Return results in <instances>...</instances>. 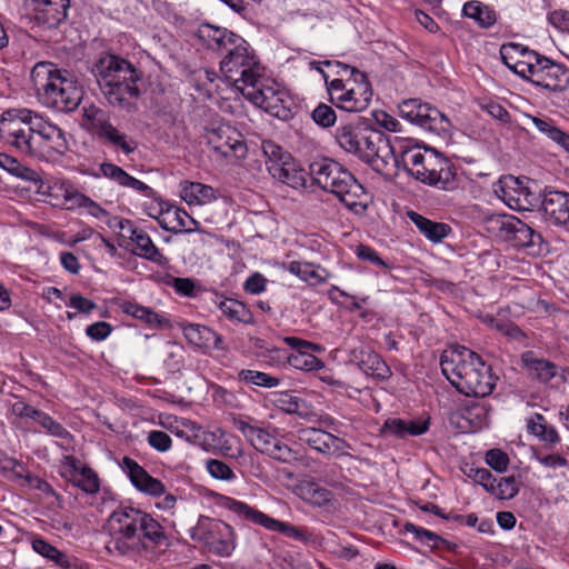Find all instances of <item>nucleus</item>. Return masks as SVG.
Wrapping results in <instances>:
<instances>
[{"mask_svg":"<svg viewBox=\"0 0 569 569\" xmlns=\"http://www.w3.org/2000/svg\"><path fill=\"white\" fill-rule=\"evenodd\" d=\"M154 218L163 230L173 233L202 231L200 223L189 216L184 209L169 203H160L159 214Z\"/></svg>","mask_w":569,"mask_h":569,"instance_id":"20","label":"nucleus"},{"mask_svg":"<svg viewBox=\"0 0 569 569\" xmlns=\"http://www.w3.org/2000/svg\"><path fill=\"white\" fill-rule=\"evenodd\" d=\"M532 83L550 91H563L569 84V70L541 56Z\"/></svg>","mask_w":569,"mask_h":569,"instance_id":"18","label":"nucleus"},{"mask_svg":"<svg viewBox=\"0 0 569 569\" xmlns=\"http://www.w3.org/2000/svg\"><path fill=\"white\" fill-rule=\"evenodd\" d=\"M408 217L418 230L430 241H442L451 232V227L445 222L432 221L418 212L409 211Z\"/></svg>","mask_w":569,"mask_h":569,"instance_id":"32","label":"nucleus"},{"mask_svg":"<svg viewBox=\"0 0 569 569\" xmlns=\"http://www.w3.org/2000/svg\"><path fill=\"white\" fill-rule=\"evenodd\" d=\"M270 458L282 463H292L298 459V452L292 450L287 443L278 437L266 452Z\"/></svg>","mask_w":569,"mask_h":569,"instance_id":"51","label":"nucleus"},{"mask_svg":"<svg viewBox=\"0 0 569 569\" xmlns=\"http://www.w3.org/2000/svg\"><path fill=\"white\" fill-rule=\"evenodd\" d=\"M365 129L355 124L341 126L336 130V141L346 152L353 154L355 151H359V141L365 139Z\"/></svg>","mask_w":569,"mask_h":569,"instance_id":"41","label":"nucleus"},{"mask_svg":"<svg viewBox=\"0 0 569 569\" xmlns=\"http://www.w3.org/2000/svg\"><path fill=\"white\" fill-rule=\"evenodd\" d=\"M87 466L82 465L79 459H77L73 456H66L62 461V467L60 475L67 479L68 481L74 479L76 476H78L82 469H84Z\"/></svg>","mask_w":569,"mask_h":569,"instance_id":"64","label":"nucleus"},{"mask_svg":"<svg viewBox=\"0 0 569 569\" xmlns=\"http://www.w3.org/2000/svg\"><path fill=\"white\" fill-rule=\"evenodd\" d=\"M530 120L532 121V123L540 133L548 137L550 140L556 142L561 148L569 138V133L562 131L560 128L555 126L551 119L530 117Z\"/></svg>","mask_w":569,"mask_h":569,"instance_id":"45","label":"nucleus"},{"mask_svg":"<svg viewBox=\"0 0 569 569\" xmlns=\"http://www.w3.org/2000/svg\"><path fill=\"white\" fill-rule=\"evenodd\" d=\"M297 433L298 439L301 442L308 445L311 449L319 453L327 455L331 432L320 428L308 427L299 429Z\"/></svg>","mask_w":569,"mask_h":569,"instance_id":"42","label":"nucleus"},{"mask_svg":"<svg viewBox=\"0 0 569 569\" xmlns=\"http://www.w3.org/2000/svg\"><path fill=\"white\" fill-rule=\"evenodd\" d=\"M468 477L472 478V480L482 486L486 491L495 492V483L497 479L491 475V472L486 468H470L468 472Z\"/></svg>","mask_w":569,"mask_h":569,"instance_id":"59","label":"nucleus"},{"mask_svg":"<svg viewBox=\"0 0 569 569\" xmlns=\"http://www.w3.org/2000/svg\"><path fill=\"white\" fill-rule=\"evenodd\" d=\"M312 182L323 191L335 194L349 210L362 214L368 208L363 186L339 162L322 158L309 166Z\"/></svg>","mask_w":569,"mask_h":569,"instance_id":"4","label":"nucleus"},{"mask_svg":"<svg viewBox=\"0 0 569 569\" xmlns=\"http://www.w3.org/2000/svg\"><path fill=\"white\" fill-rule=\"evenodd\" d=\"M30 79L38 100L59 112L76 110L83 97L82 87L68 70L54 63L40 61L31 70Z\"/></svg>","mask_w":569,"mask_h":569,"instance_id":"3","label":"nucleus"},{"mask_svg":"<svg viewBox=\"0 0 569 569\" xmlns=\"http://www.w3.org/2000/svg\"><path fill=\"white\" fill-rule=\"evenodd\" d=\"M110 538L106 550L111 556L132 557L147 548L146 540L162 546L167 536L162 526L150 515L133 507H120L109 517Z\"/></svg>","mask_w":569,"mask_h":569,"instance_id":"1","label":"nucleus"},{"mask_svg":"<svg viewBox=\"0 0 569 569\" xmlns=\"http://www.w3.org/2000/svg\"><path fill=\"white\" fill-rule=\"evenodd\" d=\"M399 113L403 119L430 131H445L449 126V120L442 112L419 99L403 100L399 104Z\"/></svg>","mask_w":569,"mask_h":569,"instance_id":"14","label":"nucleus"},{"mask_svg":"<svg viewBox=\"0 0 569 569\" xmlns=\"http://www.w3.org/2000/svg\"><path fill=\"white\" fill-rule=\"evenodd\" d=\"M290 363L298 369L312 371L323 368V362L316 356L300 351L299 355L290 358Z\"/></svg>","mask_w":569,"mask_h":569,"instance_id":"56","label":"nucleus"},{"mask_svg":"<svg viewBox=\"0 0 569 569\" xmlns=\"http://www.w3.org/2000/svg\"><path fill=\"white\" fill-rule=\"evenodd\" d=\"M37 116L28 109H9L0 116V140L10 138L11 134L26 128L36 121Z\"/></svg>","mask_w":569,"mask_h":569,"instance_id":"30","label":"nucleus"},{"mask_svg":"<svg viewBox=\"0 0 569 569\" xmlns=\"http://www.w3.org/2000/svg\"><path fill=\"white\" fill-rule=\"evenodd\" d=\"M182 332L187 341L199 348H207L214 337V331L210 328L196 323H188L183 326Z\"/></svg>","mask_w":569,"mask_h":569,"instance_id":"44","label":"nucleus"},{"mask_svg":"<svg viewBox=\"0 0 569 569\" xmlns=\"http://www.w3.org/2000/svg\"><path fill=\"white\" fill-rule=\"evenodd\" d=\"M220 70L224 78L231 82L241 94L247 88L260 81L263 74V68L250 48L249 43L242 38L241 43H236L229 49L227 54L220 61Z\"/></svg>","mask_w":569,"mask_h":569,"instance_id":"7","label":"nucleus"},{"mask_svg":"<svg viewBox=\"0 0 569 569\" xmlns=\"http://www.w3.org/2000/svg\"><path fill=\"white\" fill-rule=\"evenodd\" d=\"M521 361L529 376L541 383H548L558 376L559 368L553 362L535 357L532 351L525 352Z\"/></svg>","mask_w":569,"mask_h":569,"instance_id":"31","label":"nucleus"},{"mask_svg":"<svg viewBox=\"0 0 569 569\" xmlns=\"http://www.w3.org/2000/svg\"><path fill=\"white\" fill-rule=\"evenodd\" d=\"M541 207L549 222L562 227L569 218V192L550 187L545 188Z\"/></svg>","mask_w":569,"mask_h":569,"instance_id":"23","label":"nucleus"},{"mask_svg":"<svg viewBox=\"0 0 569 569\" xmlns=\"http://www.w3.org/2000/svg\"><path fill=\"white\" fill-rule=\"evenodd\" d=\"M224 506L239 518L259 525L267 530L280 532L287 537L303 542L309 541L311 538V535L305 528L295 527L289 522L277 520L246 502L227 498Z\"/></svg>","mask_w":569,"mask_h":569,"instance_id":"11","label":"nucleus"},{"mask_svg":"<svg viewBox=\"0 0 569 569\" xmlns=\"http://www.w3.org/2000/svg\"><path fill=\"white\" fill-rule=\"evenodd\" d=\"M365 132V139L359 141V151H355L353 156L368 163L375 171L385 173L390 163H398L395 147L389 137L380 130L366 128Z\"/></svg>","mask_w":569,"mask_h":569,"instance_id":"10","label":"nucleus"},{"mask_svg":"<svg viewBox=\"0 0 569 569\" xmlns=\"http://www.w3.org/2000/svg\"><path fill=\"white\" fill-rule=\"evenodd\" d=\"M499 229L518 247H535L542 241L541 234L515 216H503L498 220Z\"/></svg>","mask_w":569,"mask_h":569,"instance_id":"22","label":"nucleus"},{"mask_svg":"<svg viewBox=\"0 0 569 569\" xmlns=\"http://www.w3.org/2000/svg\"><path fill=\"white\" fill-rule=\"evenodd\" d=\"M0 168L17 178L34 183L38 191L42 188V178L36 170L22 164L18 159L7 153L0 152Z\"/></svg>","mask_w":569,"mask_h":569,"instance_id":"35","label":"nucleus"},{"mask_svg":"<svg viewBox=\"0 0 569 569\" xmlns=\"http://www.w3.org/2000/svg\"><path fill=\"white\" fill-rule=\"evenodd\" d=\"M298 489L300 498L310 505L327 507L333 501V493L317 482L303 481Z\"/></svg>","mask_w":569,"mask_h":569,"instance_id":"40","label":"nucleus"},{"mask_svg":"<svg viewBox=\"0 0 569 569\" xmlns=\"http://www.w3.org/2000/svg\"><path fill=\"white\" fill-rule=\"evenodd\" d=\"M356 254L359 259L368 261L375 266L381 267L385 270L390 269V263L380 258L378 252L368 246L359 244L356 249Z\"/></svg>","mask_w":569,"mask_h":569,"instance_id":"60","label":"nucleus"},{"mask_svg":"<svg viewBox=\"0 0 569 569\" xmlns=\"http://www.w3.org/2000/svg\"><path fill=\"white\" fill-rule=\"evenodd\" d=\"M190 537L207 549L208 552L228 558L237 548L234 529L220 519L200 516L196 526L190 528Z\"/></svg>","mask_w":569,"mask_h":569,"instance_id":"8","label":"nucleus"},{"mask_svg":"<svg viewBox=\"0 0 569 569\" xmlns=\"http://www.w3.org/2000/svg\"><path fill=\"white\" fill-rule=\"evenodd\" d=\"M34 421L40 425L47 433L53 437L61 439L70 437V432L60 422L56 421L52 417L41 410Z\"/></svg>","mask_w":569,"mask_h":569,"instance_id":"52","label":"nucleus"},{"mask_svg":"<svg viewBox=\"0 0 569 569\" xmlns=\"http://www.w3.org/2000/svg\"><path fill=\"white\" fill-rule=\"evenodd\" d=\"M429 429L427 420H405L400 418L388 419L382 426V433L397 438L417 437L426 433Z\"/></svg>","mask_w":569,"mask_h":569,"instance_id":"29","label":"nucleus"},{"mask_svg":"<svg viewBox=\"0 0 569 569\" xmlns=\"http://www.w3.org/2000/svg\"><path fill=\"white\" fill-rule=\"evenodd\" d=\"M239 379L241 381H244L247 383H251L258 387L263 388H274L279 386L280 379L276 376H271L269 373L258 371V370H250V369H243L239 372Z\"/></svg>","mask_w":569,"mask_h":569,"instance_id":"47","label":"nucleus"},{"mask_svg":"<svg viewBox=\"0 0 569 569\" xmlns=\"http://www.w3.org/2000/svg\"><path fill=\"white\" fill-rule=\"evenodd\" d=\"M197 37L202 44L212 51L228 52L237 42L241 43L242 37L222 27L210 23H201L197 30Z\"/></svg>","mask_w":569,"mask_h":569,"instance_id":"21","label":"nucleus"},{"mask_svg":"<svg viewBox=\"0 0 569 569\" xmlns=\"http://www.w3.org/2000/svg\"><path fill=\"white\" fill-rule=\"evenodd\" d=\"M222 315L232 322L252 325L254 317L251 310L241 301L232 298H221L217 302Z\"/></svg>","mask_w":569,"mask_h":569,"instance_id":"36","label":"nucleus"},{"mask_svg":"<svg viewBox=\"0 0 569 569\" xmlns=\"http://www.w3.org/2000/svg\"><path fill=\"white\" fill-rule=\"evenodd\" d=\"M351 360L357 363L363 373L372 378L387 380L392 375L391 369L385 360L370 348L361 347L353 349Z\"/></svg>","mask_w":569,"mask_h":569,"instance_id":"26","label":"nucleus"},{"mask_svg":"<svg viewBox=\"0 0 569 569\" xmlns=\"http://www.w3.org/2000/svg\"><path fill=\"white\" fill-rule=\"evenodd\" d=\"M70 482L89 495L97 493L100 489L99 477L90 467L82 469V471L76 476L74 479L70 480Z\"/></svg>","mask_w":569,"mask_h":569,"instance_id":"49","label":"nucleus"},{"mask_svg":"<svg viewBox=\"0 0 569 569\" xmlns=\"http://www.w3.org/2000/svg\"><path fill=\"white\" fill-rule=\"evenodd\" d=\"M311 117L313 121L322 128L332 127L337 120L335 110L326 103H320L318 107H316L311 113Z\"/></svg>","mask_w":569,"mask_h":569,"instance_id":"57","label":"nucleus"},{"mask_svg":"<svg viewBox=\"0 0 569 569\" xmlns=\"http://www.w3.org/2000/svg\"><path fill=\"white\" fill-rule=\"evenodd\" d=\"M206 468L209 475L218 480L232 481L236 479V475L228 463L218 459H208Z\"/></svg>","mask_w":569,"mask_h":569,"instance_id":"53","label":"nucleus"},{"mask_svg":"<svg viewBox=\"0 0 569 569\" xmlns=\"http://www.w3.org/2000/svg\"><path fill=\"white\" fill-rule=\"evenodd\" d=\"M68 151L69 142L64 130L39 118L33 158L54 163L59 162Z\"/></svg>","mask_w":569,"mask_h":569,"instance_id":"13","label":"nucleus"},{"mask_svg":"<svg viewBox=\"0 0 569 569\" xmlns=\"http://www.w3.org/2000/svg\"><path fill=\"white\" fill-rule=\"evenodd\" d=\"M207 139L213 151L226 158L243 159L247 154V146L241 133L230 124H220L212 129Z\"/></svg>","mask_w":569,"mask_h":569,"instance_id":"16","label":"nucleus"},{"mask_svg":"<svg viewBox=\"0 0 569 569\" xmlns=\"http://www.w3.org/2000/svg\"><path fill=\"white\" fill-rule=\"evenodd\" d=\"M31 3L39 24L56 28L67 20L70 0H31Z\"/></svg>","mask_w":569,"mask_h":569,"instance_id":"24","label":"nucleus"},{"mask_svg":"<svg viewBox=\"0 0 569 569\" xmlns=\"http://www.w3.org/2000/svg\"><path fill=\"white\" fill-rule=\"evenodd\" d=\"M120 467L139 491L154 498L163 496L161 500L156 502L158 509L172 510L176 507L177 497L168 493L164 485L159 479L151 477L136 460L123 457Z\"/></svg>","mask_w":569,"mask_h":569,"instance_id":"12","label":"nucleus"},{"mask_svg":"<svg viewBox=\"0 0 569 569\" xmlns=\"http://www.w3.org/2000/svg\"><path fill=\"white\" fill-rule=\"evenodd\" d=\"M128 251L159 266L168 263V259L160 252L149 234L142 229L130 232Z\"/></svg>","mask_w":569,"mask_h":569,"instance_id":"28","label":"nucleus"},{"mask_svg":"<svg viewBox=\"0 0 569 569\" xmlns=\"http://www.w3.org/2000/svg\"><path fill=\"white\" fill-rule=\"evenodd\" d=\"M39 118H36V121L26 126L21 130L11 134L10 138H6L2 140L6 144L11 146L16 150L21 153L33 157L36 134H37V124Z\"/></svg>","mask_w":569,"mask_h":569,"instance_id":"39","label":"nucleus"},{"mask_svg":"<svg viewBox=\"0 0 569 569\" xmlns=\"http://www.w3.org/2000/svg\"><path fill=\"white\" fill-rule=\"evenodd\" d=\"M180 197L189 204H206L216 199V193L208 184L184 181L181 183Z\"/></svg>","mask_w":569,"mask_h":569,"instance_id":"37","label":"nucleus"},{"mask_svg":"<svg viewBox=\"0 0 569 569\" xmlns=\"http://www.w3.org/2000/svg\"><path fill=\"white\" fill-rule=\"evenodd\" d=\"M486 462L497 472H503L509 465V457L500 449H490L486 453Z\"/></svg>","mask_w":569,"mask_h":569,"instance_id":"61","label":"nucleus"},{"mask_svg":"<svg viewBox=\"0 0 569 569\" xmlns=\"http://www.w3.org/2000/svg\"><path fill=\"white\" fill-rule=\"evenodd\" d=\"M80 126L103 143L119 148L126 154L137 149V143L111 123L109 112L93 103L83 106Z\"/></svg>","mask_w":569,"mask_h":569,"instance_id":"9","label":"nucleus"},{"mask_svg":"<svg viewBox=\"0 0 569 569\" xmlns=\"http://www.w3.org/2000/svg\"><path fill=\"white\" fill-rule=\"evenodd\" d=\"M242 96L273 117L286 118L289 113L284 106L286 93L273 87L262 84V78L247 88Z\"/></svg>","mask_w":569,"mask_h":569,"instance_id":"15","label":"nucleus"},{"mask_svg":"<svg viewBox=\"0 0 569 569\" xmlns=\"http://www.w3.org/2000/svg\"><path fill=\"white\" fill-rule=\"evenodd\" d=\"M402 162L406 171L425 184L442 190L455 188V166L436 150L408 149L402 153Z\"/></svg>","mask_w":569,"mask_h":569,"instance_id":"6","label":"nucleus"},{"mask_svg":"<svg viewBox=\"0 0 569 569\" xmlns=\"http://www.w3.org/2000/svg\"><path fill=\"white\" fill-rule=\"evenodd\" d=\"M327 67L332 68L340 78L327 82V90L331 101L348 112L366 110L372 98V89L367 76L340 61L325 60Z\"/></svg>","mask_w":569,"mask_h":569,"instance_id":"5","label":"nucleus"},{"mask_svg":"<svg viewBox=\"0 0 569 569\" xmlns=\"http://www.w3.org/2000/svg\"><path fill=\"white\" fill-rule=\"evenodd\" d=\"M528 48L520 43H506L500 48V56L503 63L510 69L516 60H520Z\"/></svg>","mask_w":569,"mask_h":569,"instance_id":"58","label":"nucleus"},{"mask_svg":"<svg viewBox=\"0 0 569 569\" xmlns=\"http://www.w3.org/2000/svg\"><path fill=\"white\" fill-rule=\"evenodd\" d=\"M288 270L299 277L301 280L307 281L313 286L325 282V278L318 273L315 264L312 263L291 261L288 266Z\"/></svg>","mask_w":569,"mask_h":569,"instance_id":"48","label":"nucleus"},{"mask_svg":"<svg viewBox=\"0 0 569 569\" xmlns=\"http://www.w3.org/2000/svg\"><path fill=\"white\" fill-rule=\"evenodd\" d=\"M97 83L111 106L127 111L133 108L132 100L140 96V90L137 84L131 82H113V79L108 78V76L97 79Z\"/></svg>","mask_w":569,"mask_h":569,"instance_id":"19","label":"nucleus"},{"mask_svg":"<svg viewBox=\"0 0 569 569\" xmlns=\"http://www.w3.org/2000/svg\"><path fill=\"white\" fill-rule=\"evenodd\" d=\"M121 311L131 316L146 325L154 328H166L169 326V320L163 316L157 313L149 307L141 306L137 302L123 301L120 305Z\"/></svg>","mask_w":569,"mask_h":569,"instance_id":"34","label":"nucleus"},{"mask_svg":"<svg viewBox=\"0 0 569 569\" xmlns=\"http://www.w3.org/2000/svg\"><path fill=\"white\" fill-rule=\"evenodd\" d=\"M462 14L482 29L491 28L498 20L497 11L478 0H470L463 4Z\"/></svg>","mask_w":569,"mask_h":569,"instance_id":"33","label":"nucleus"},{"mask_svg":"<svg viewBox=\"0 0 569 569\" xmlns=\"http://www.w3.org/2000/svg\"><path fill=\"white\" fill-rule=\"evenodd\" d=\"M92 72L96 79L108 74L113 82H131L137 84L141 80L142 73L128 60L116 56L108 54L99 59L94 64Z\"/></svg>","mask_w":569,"mask_h":569,"instance_id":"17","label":"nucleus"},{"mask_svg":"<svg viewBox=\"0 0 569 569\" xmlns=\"http://www.w3.org/2000/svg\"><path fill=\"white\" fill-rule=\"evenodd\" d=\"M232 423L233 427L250 442V445L263 455H266L270 446L277 439V436L269 429L251 425L249 421L240 417H233Z\"/></svg>","mask_w":569,"mask_h":569,"instance_id":"27","label":"nucleus"},{"mask_svg":"<svg viewBox=\"0 0 569 569\" xmlns=\"http://www.w3.org/2000/svg\"><path fill=\"white\" fill-rule=\"evenodd\" d=\"M270 174L292 188L302 187L306 181L303 170L297 167L292 156L289 157V160L281 162L279 167H271Z\"/></svg>","mask_w":569,"mask_h":569,"instance_id":"38","label":"nucleus"},{"mask_svg":"<svg viewBox=\"0 0 569 569\" xmlns=\"http://www.w3.org/2000/svg\"><path fill=\"white\" fill-rule=\"evenodd\" d=\"M99 170L101 176L117 182L121 187L126 183V179L129 174L121 167L110 162L101 163Z\"/></svg>","mask_w":569,"mask_h":569,"instance_id":"62","label":"nucleus"},{"mask_svg":"<svg viewBox=\"0 0 569 569\" xmlns=\"http://www.w3.org/2000/svg\"><path fill=\"white\" fill-rule=\"evenodd\" d=\"M261 150L266 157V166L269 172L271 167H279L281 162L289 160V157L291 156L288 151L283 150L280 144L272 140H263L261 143Z\"/></svg>","mask_w":569,"mask_h":569,"instance_id":"46","label":"nucleus"},{"mask_svg":"<svg viewBox=\"0 0 569 569\" xmlns=\"http://www.w3.org/2000/svg\"><path fill=\"white\" fill-rule=\"evenodd\" d=\"M148 443L159 452H166L171 448V437L161 430H152L148 435Z\"/></svg>","mask_w":569,"mask_h":569,"instance_id":"63","label":"nucleus"},{"mask_svg":"<svg viewBox=\"0 0 569 569\" xmlns=\"http://www.w3.org/2000/svg\"><path fill=\"white\" fill-rule=\"evenodd\" d=\"M192 430L196 431L194 438L197 442L207 450L217 447L220 443V439L224 436V431L220 428L214 431H203L196 423H192Z\"/></svg>","mask_w":569,"mask_h":569,"instance_id":"55","label":"nucleus"},{"mask_svg":"<svg viewBox=\"0 0 569 569\" xmlns=\"http://www.w3.org/2000/svg\"><path fill=\"white\" fill-rule=\"evenodd\" d=\"M441 371L458 392L465 396H489L498 378L479 355L465 346L455 345L440 358Z\"/></svg>","mask_w":569,"mask_h":569,"instance_id":"2","label":"nucleus"},{"mask_svg":"<svg viewBox=\"0 0 569 569\" xmlns=\"http://www.w3.org/2000/svg\"><path fill=\"white\" fill-rule=\"evenodd\" d=\"M540 57L538 52L527 49L521 59L512 63L510 70L532 83Z\"/></svg>","mask_w":569,"mask_h":569,"instance_id":"43","label":"nucleus"},{"mask_svg":"<svg viewBox=\"0 0 569 569\" xmlns=\"http://www.w3.org/2000/svg\"><path fill=\"white\" fill-rule=\"evenodd\" d=\"M495 192L511 208H513L512 202H515L517 207H521L522 201L531 203L530 198L533 197V193L530 191L529 187L523 183V180L511 174L503 176L498 180Z\"/></svg>","mask_w":569,"mask_h":569,"instance_id":"25","label":"nucleus"},{"mask_svg":"<svg viewBox=\"0 0 569 569\" xmlns=\"http://www.w3.org/2000/svg\"><path fill=\"white\" fill-rule=\"evenodd\" d=\"M519 492V486L515 476H508L500 478L499 481L495 483V492L492 495L497 496L499 499H512Z\"/></svg>","mask_w":569,"mask_h":569,"instance_id":"54","label":"nucleus"},{"mask_svg":"<svg viewBox=\"0 0 569 569\" xmlns=\"http://www.w3.org/2000/svg\"><path fill=\"white\" fill-rule=\"evenodd\" d=\"M32 549L42 557L64 567L67 565L66 556L54 546L50 545L42 538L32 540Z\"/></svg>","mask_w":569,"mask_h":569,"instance_id":"50","label":"nucleus"}]
</instances>
